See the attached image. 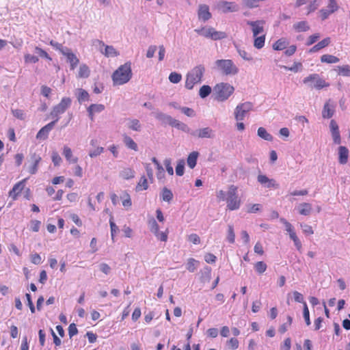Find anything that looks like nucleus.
<instances>
[{
  "mask_svg": "<svg viewBox=\"0 0 350 350\" xmlns=\"http://www.w3.org/2000/svg\"><path fill=\"white\" fill-rule=\"evenodd\" d=\"M336 104L332 100H328L324 105L322 111V117L325 119L331 118L335 112Z\"/></svg>",
  "mask_w": 350,
  "mask_h": 350,
  "instance_id": "obj_10",
  "label": "nucleus"
},
{
  "mask_svg": "<svg viewBox=\"0 0 350 350\" xmlns=\"http://www.w3.org/2000/svg\"><path fill=\"white\" fill-rule=\"evenodd\" d=\"M180 111L188 117H194L196 116V113L194 110L191 108L183 107H180Z\"/></svg>",
  "mask_w": 350,
  "mask_h": 350,
  "instance_id": "obj_61",
  "label": "nucleus"
},
{
  "mask_svg": "<svg viewBox=\"0 0 350 350\" xmlns=\"http://www.w3.org/2000/svg\"><path fill=\"white\" fill-rule=\"evenodd\" d=\"M173 198V193L172 192L167 189L166 187L163 188L162 191V199L164 201L170 202L172 200Z\"/></svg>",
  "mask_w": 350,
  "mask_h": 350,
  "instance_id": "obj_49",
  "label": "nucleus"
},
{
  "mask_svg": "<svg viewBox=\"0 0 350 350\" xmlns=\"http://www.w3.org/2000/svg\"><path fill=\"white\" fill-rule=\"evenodd\" d=\"M227 240L230 243H234L235 234H234V232L233 227H232V226H230V225L228 226Z\"/></svg>",
  "mask_w": 350,
  "mask_h": 350,
  "instance_id": "obj_59",
  "label": "nucleus"
},
{
  "mask_svg": "<svg viewBox=\"0 0 350 350\" xmlns=\"http://www.w3.org/2000/svg\"><path fill=\"white\" fill-rule=\"evenodd\" d=\"M288 42L285 38H280L273 44V49L276 51H282L287 47Z\"/></svg>",
  "mask_w": 350,
  "mask_h": 350,
  "instance_id": "obj_32",
  "label": "nucleus"
},
{
  "mask_svg": "<svg viewBox=\"0 0 350 350\" xmlns=\"http://www.w3.org/2000/svg\"><path fill=\"white\" fill-rule=\"evenodd\" d=\"M304 84L308 85L311 88L318 90L328 87L329 85L318 74H312L304 78L303 80Z\"/></svg>",
  "mask_w": 350,
  "mask_h": 350,
  "instance_id": "obj_7",
  "label": "nucleus"
},
{
  "mask_svg": "<svg viewBox=\"0 0 350 350\" xmlns=\"http://www.w3.org/2000/svg\"><path fill=\"white\" fill-rule=\"evenodd\" d=\"M303 316L307 325H310L311 322L310 319V312L306 303H304Z\"/></svg>",
  "mask_w": 350,
  "mask_h": 350,
  "instance_id": "obj_54",
  "label": "nucleus"
},
{
  "mask_svg": "<svg viewBox=\"0 0 350 350\" xmlns=\"http://www.w3.org/2000/svg\"><path fill=\"white\" fill-rule=\"evenodd\" d=\"M349 150L345 146L338 148V161L340 164H346L348 161Z\"/></svg>",
  "mask_w": 350,
  "mask_h": 350,
  "instance_id": "obj_22",
  "label": "nucleus"
},
{
  "mask_svg": "<svg viewBox=\"0 0 350 350\" xmlns=\"http://www.w3.org/2000/svg\"><path fill=\"white\" fill-rule=\"evenodd\" d=\"M280 67L282 68L285 69V70H291V71H293L294 72H297L299 70H301L302 64L300 62H295L293 64V66H292L291 67H288V66H280Z\"/></svg>",
  "mask_w": 350,
  "mask_h": 350,
  "instance_id": "obj_48",
  "label": "nucleus"
},
{
  "mask_svg": "<svg viewBox=\"0 0 350 350\" xmlns=\"http://www.w3.org/2000/svg\"><path fill=\"white\" fill-rule=\"evenodd\" d=\"M265 22L262 20H258L256 21H247V25L252 27L253 36L256 37L257 36L262 33L264 31V25Z\"/></svg>",
  "mask_w": 350,
  "mask_h": 350,
  "instance_id": "obj_11",
  "label": "nucleus"
},
{
  "mask_svg": "<svg viewBox=\"0 0 350 350\" xmlns=\"http://www.w3.org/2000/svg\"><path fill=\"white\" fill-rule=\"evenodd\" d=\"M338 73L345 77H350V66L349 65L338 66Z\"/></svg>",
  "mask_w": 350,
  "mask_h": 350,
  "instance_id": "obj_45",
  "label": "nucleus"
},
{
  "mask_svg": "<svg viewBox=\"0 0 350 350\" xmlns=\"http://www.w3.org/2000/svg\"><path fill=\"white\" fill-rule=\"evenodd\" d=\"M100 46V51L106 57H116L118 55V52L113 46L105 45L101 40H97Z\"/></svg>",
  "mask_w": 350,
  "mask_h": 350,
  "instance_id": "obj_15",
  "label": "nucleus"
},
{
  "mask_svg": "<svg viewBox=\"0 0 350 350\" xmlns=\"http://www.w3.org/2000/svg\"><path fill=\"white\" fill-rule=\"evenodd\" d=\"M253 104L250 102H245L238 105L234 110L236 120H243L245 116L253 109Z\"/></svg>",
  "mask_w": 350,
  "mask_h": 350,
  "instance_id": "obj_8",
  "label": "nucleus"
},
{
  "mask_svg": "<svg viewBox=\"0 0 350 350\" xmlns=\"http://www.w3.org/2000/svg\"><path fill=\"white\" fill-rule=\"evenodd\" d=\"M293 29L297 32H302L309 30L310 26L308 25L307 21H302L295 23L293 25Z\"/></svg>",
  "mask_w": 350,
  "mask_h": 350,
  "instance_id": "obj_30",
  "label": "nucleus"
},
{
  "mask_svg": "<svg viewBox=\"0 0 350 350\" xmlns=\"http://www.w3.org/2000/svg\"><path fill=\"white\" fill-rule=\"evenodd\" d=\"M331 42L330 38L327 37L326 38H324L319 42H318L317 44H315L314 46H312L309 52L310 53H316L319 51V50L327 46Z\"/></svg>",
  "mask_w": 350,
  "mask_h": 350,
  "instance_id": "obj_25",
  "label": "nucleus"
},
{
  "mask_svg": "<svg viewBox=\"0 0 350 350\" xmlns=\"http://www.w3.org/2000/svg\"><path fill=\"white\" fill-rule=\"evenodd\" d=\"M198 156L199 153L196 151H193L189 154L187 158V165L191 169L194 168L196 165Z\"/></svg>",
  "mask_w": 350,
  "mask_h": 350,
  "instance_id": "obj_29",
  "label": "nucleus"
},
{
  "mask_svg": "<svg viewBox=\"0 0 350 350\" xmlns=\"http://www.w3.org/2000/svg\"><path fill=\"white\" fill-rule=\"evenodd\" d=\"M90 74L89 67L86 64H81L79 67L78 77L80 78H88Z\"/></svg>",
  "mask_w": 350,
  "mask_h": 350,
  "instance_id": "obj_36",
  "label": "nucleus"
},
{
  "mask_svg": "<svg viewBox=\"0 0 350 350\" xmlns=\"http://www.w3.org/2000/svg\"><path fill=\"white\" fill-rule=\"evenodd\" d=\"M50 45L52 46L54 49L56 50H58L60 51V53L63 55L64 51H65V49H68V47L64 46L62 44H59L57 42H55L53 40H51L49 42Z\"/></svg>",
  "mask_w": 350,
  "mask_h": 350,
  "instance_id": "obj_57",
  "label": "nucleus"
},
{
  "mask_svg": "<svg viewBox=\"0 0 350 350\" xmlns=\"http://www.w3.org/2000/svg\"><path fill=\"white\" fill-rule=\"evenodd\" d=\"M198 16L199 20H201L204 22L207 21L209 20L212 14L209 12V7L208 5L206 4H200L198 6Z\"/></svg>",
  "mask_w": 350,
  "mask_h": 350,
  "instance_id": "obj_16",
  "label": "nucleus"
},
{
  "mask_svg": "<svg viewBox=\"0 0 350 350\" xmlns=\"http://www.w3.org/2000/svg\"><path fill=\"white\" fill-rule=\"evenodd\" d=\"M329 129L334 143L335 144H340L341 143L340 133L338 125L334 120L330 121Z\"/></svg>",
  "mask_w": 350,
  "mask_h": 350,
  "instance_id": "obj_13",
  "label": "nucleus"
},
{
  "mask_svg": "<svg viewBox=\"0 0 350 350\" xmlns=\"http://www.w3.org/2000/svg\"><path fill=\"white\" fill-rule=\"evenodd\" d=\"M24 59H25V63L36 64V63H37L39 61V59H38V56H36V55H31V54H29V53L25 54L24 55Z\"/></svg>",
  "mask_w": 350,
  "mask_h": 350,
  "instance_id": "obj_56",
  "label": "nucleus"
},
{
  "mask_svg": "<svg viewBox=\"0 0 350 350\" xmlns=\"http://www.w3.org/2000/svg\"><path fill=\"white\" fill-rule=\"evenodd\" d=\"M34 53H36L39 57L42 58H45L49 61L52 60V58L49 56L46 51L43 50L39 46H36L34 48Z\"/></svg>",
  "mask_w": 350,
  "mask_h": 350,
  "instance_id": "obj_42",
  "label": "nucleus"
},
{
  "mask_svg": "<svg viewBox=\"0 0 350 350\" xmlns=\"http://www.w3.org/2000/svg\"><path fill=\"white\" fill-rule=\"evenodd\" d=\"M258 181L267 188L274 187L276 185L274 180L269 179L267 176L262 174L258 175Z\"/></svg>",
  "mask_w": 350,
  "mask_h": 350,
  "instance_id": "obj_26",
  "label": "nucleus"
},
{
  "mask_svg": "<svg viewBox=\"0 0 350 350\" xmlns=\"http://www.w3.org/2000/svg\"><path fill=\"white\" fill-rule=\"evenodd\" d=\"M297 209L300 215L308 216L309 215L312 210V206L311 204L304 202L299 204Z\"/></svg>",
  "mask_w": 350,
  "mask_h": 350,
  "instance_id": "obj_24",
  "label": "nucleus"
},
{
  "mask_svg": "<svg viewBox=\"0 0 350 350\" xmlns=\"http://www.w3.org/2000/svg\"><path fill=\"white\" fill-rule=\"evenodd\" d=\"M338 9V5L336 1V0H329V3L327 5V10H330V12L334 13L337 11Z\"/></svg>",
  "mask_w": 350,
  "mask_h": 350,
  "instance_id": "obj_64",
  "label": "nucleus"
},
{
  "mask_svg": "<svg viewBox=\"0 0 350 350\" xmlns=\"http://www.w3.org/2000/svg\"><path fill=\"white\" fill-rule=\"evenodd\" d=\"M54 127V122H49L43 126L37 133L36 139L39 140H45L48 138L50 131Z\"/></svg>",
  "mask_w": 350,
  "mask_h": 350,
  "instance_id": "obj_18",
  "label": "nucleus"
},
{
  "mask_svg": "<svg viewBox=\"0 0 350 350\" xmlns=\"http://www.w3.org/2000/svg\"><path fill=\"white\" fill-rule=\"evenodd\" d=\"M148 225L150 230L153 234L158 233V230H159V225L154 218H151L150 219L148 220Z\"/></svg>",
  "mask_w": 350,
  "mask_h": 350,
  "instance_id": "obj_44",
  "label": "nucleus"
},
{
  "mask_svg": "<svg viewBox=\"0 0 350 350\" xmlns=\"http://www.w3.org/2000/svg\"><path fill=\"white\" fill-rule=\"evenodd\" d=\"M154 116L155 118H157L163 124H169L172 126L175 120V119L172 116L160 111L154 113Z\"/></svg>",
  "mask_w": 350,
  "mask_h": 350,
  "instance_id": "obj_19",
  "label": "nucleus"
},
{
  "mask_svg": "<svg viewBox=\"0 0 350 350\" xmlns=\"http://www.w3.org/2000/svg\"><path fill=\"white\" fill-rule=\"evenodd\" d=\"M185 170V161L180 160L176 167V173L178 176H183Z\"/></svg>",
  "mask_w": 350,
  "mask_h": 350,
  "instance_id": "obj_55",
  "label": "nucleus"
},
{
  "mask_svg": "<svg viewBox=\"0 0 350 350\" xmlns=\"http://www.w3.org/2000/svg\"><path fill=\"white\" fill-rule=\"evenodd\" d=\"M215 68L226 75H233L239 72L231 59H218L215 62Z\"/></svg>",
  "mask_w": 350,
  "mask_h": 350,
  "instance_id": "obj_4",
  "label": "nucleus"
},
{
  "mask_svg": "<svg viewBox=\"0 0 350 350\" xmlns=\"http://www.w3.org/2000/svg\"><path fill=\"white\" fill-rule=\"evenodd\" d=\"M109 224L111 228V236L113 241H114V237L117 232L119 231L118 226L114 223L113 221V217L111 214L110 215V219H109Z\"/></svg>",
  "mask_w": 350,
  "mask_h": 350,
  "instance_id": "obj_41",
  "label": "nucleus"
},
{
  "mask_svg": "<svg viewBox=\"0 0 350 350\" xmlns=\"http://www.w3.org/2000/svg\"><path fill=\"white\" fill-rule=\"evenodd\" d=\"M214 90L217 94L216 98L219 101L227 100L234 90L233 86L226 83L217 84Z\"/></svg>",
  "mask_w": 350,
  "mask_h": 350,
  "instance_id": "obj_6",
  "label": "nucleus"
},
{
  "mask_svg": "<svg viewBox=\"0 0 350 350\" xmlns=\"http://www.w3.org/2000/svg\"><path fill=\"white\" fill-rule=\"evenodd\" d=\"M258 135L267 141L271 142L273 140V137L271 134H269L265 128L260 127L258 129Z\"/></svg>",
  "mask_w": 350,
  "mask_h": 350,
  "instance_id": "obj_34",
  "label": "nucleus"
},
{
  "mask_svg": "<svg viewBox=\"0 0 350 350\" xmlns=\"http://www.w3.org/2000/svg\"><path fill=\"white\" fill-rule=\"evenodd\" d=\"M182 79V75L180 73L173 72L169 76V80L171 83H178Z\"/></svg>",
  "mask_w": 350,
  "mask_h": 350,
  "instance_id": "obj_50",
  "label": "nucleus"
},
{
  "mask_svg": "<svg viewBox=\"0 0 350 350\" xmlns=\"http://www.w3.org/2000/svg\"><path fill=\"white\" fill-rule=\"evenodd\" d=\"M191 135L198 138H213L215 136L213 130L210 127L193 131Z\"/></svg>",
  "mask_w": 350,
  "mask_h": 350,
  "instance_id": "obj_12",
  "label": "nucleus"
},
{
  "mask_svg": "<svg viewBox=\"0 0 350 350\" xmlns=\"http://www.w3.org/2000/svg\"><path fill=\"white\" fill-rule=\"evenodd\" d=\"M218 9L223 13L234 12L239 10V5L234 2L220 1L217 4Z\"/></svg>",
  "mask_w": 350,
  "mask_h": 350,
  "instance_id": "obj_9",
  "label": "nucleus"
},
{
  "mask_svg": "<svg viewBox=\"0 0 350 350\" xmlns=\"http://www.w3.org/2000/svg\"><path fill=\"white\" fill-rule=\"evenodd\" d=\"M265 42V35L254 37V46L258 49H262Z\"/></svg>",
  "mask_w": 350,
  "mask_h": 350,
  "instance_id": "obj_39",
  "label": "nucleus"
},
{
  "mask_svg": "<svg viewBox=\"0 0 350 350\" xmlns=\"http://www.w3.org/2000/svg\"><path fill=\"white\" fill-rule=\"evenodd\" d=\"M63 55L66 57L67 62L70 63V70H75L79 62L78 57L72 52L71 49L69 48L68 49H65Z\"/></svg>",
  "mask_w": 350,
  "mask_h": 350,
  "instance_id": "obj_17",
  "label": "nucleus"
},
{
  "mask_svg": "<svg viewBox=\"0 0 350 350\" xmlns=\"http://www.w3.org/2000/svg\"><path fill=\"white\" fill-rule=\"evenodd\" d=\"M70 105L71 99L68 97H64L62 99V100L58 105H55L53 108L52 111H54L55 115H56L57 113L62 114L70 106Z\"/></svg>",
  "mask_w": 350,
  "mask_h": 350,
  "instance_id": "obj_14",
  "label": "nucleus"
},
{
  "mask_svg": "<svg viewBox=\"0 0 350 350\" xmlns=\"http://www.w3.org/2000/svg\"><path fill=\"white\" fill-rule=\"evenodd\" d=\"M237 52L243 59L247 61L252 60V55L247 53L245 50L241 48H237Z\"/></svg>",
  "mask_w": 350,
  "mask_h": 350,
  "instance_id": "obj_53",
  "label": "nucleus"
},
{
  "mask_svg": "<svg viewBox=\"0 0 350 350\" xmlns=\"http://www.w3.org/2000/svg\"><path fill=\"white\" fill-rule=\"evenodd\" d=\"M63 155L70 163H76L78 161V158L73 156L71 148L67 146H64L63 148Z\"/></svg>",
  "mask_w": 350,
  "mask_h": 350,
  "instance_id": "obj_23",
  "label": "nucleus"
},
{
  "mask_svg": "<svg viewBox=\"0 0 350 350\" xmlns=\"http://www.w3.org/2000/svg\"><path fill=\"white\" fill-rule=\"evenodd\" d=\"M148 187V184L146 178L145 176H142L137 184V188L139 189L146 190Z\"/></svg>",
  "mask_w": 350,
  "mask_h": 350,
  "instance_id": "obj_58",
  "label": "nucleus"
},
{
  "mask_svg": "<svg viewBox=\"0 0 350 350\" xmlns=\"http://www.w3.org/2000/svg\"><path fill=\"white\" fill-rule=\"evenodd\" d=\"M51 159L55 166H59L60 163L62 162L61 157L59 156V153L55 150H53L51 152Z\"/></svg>",
  "mask_w": 350,
  "mask_h": 350,
  "instance_id": "obj_46",
  "label": "nucleus"
},
{
  "mask_svg": "<svg viewBox=\"0 0 350 350\" xmlns=\"http://www.w3.org/2000/svg\"><path fill=\"white\" fill-rule=\"evenodd\" d=\"M127 124L128 127L133 131H140L142 129V125L137 119L129 120Z\"/></svg>",
  "mask_w": 350,
  "mask_h": 350,
  "instance_id": "obj_37",
  "label": "nucleus"
},
{
  "mask_svg": "<svg viewBox=\"0 0 350 350\" xmlns=\"http://www.w3.org/2000/svg\"><path fill=\"white\" fill-rule=\"evenodd\" d=\"M195 31L200 36H204L206 38H211L213 40H219L227 37L225 32L216 31L211 27H204L200 29H195Z\"/></svg>",
  "mask_w": 350,
  "mask_h": 350,
  "instance_id": "obj_5",
  "label": "nucleus"
},
{
  "mask_svg": "<svg viewBox=\"0 0 350 350\" xmlns=\"http://www.w3.org/2000/svg\"><path fill=\"white\" fill-rule=\"evenodd\" d=\"M205 72V67L199 64L189 71L186 75L185 87L188 90H192L195 85L200 83Z\"/></svg>",
  "mask_w": 350,
  "mask_h": 350,
  "instance_id": "obj_1",
  "label": "nucleus"
},
{
  "mask_svg": "<svg viewBox=\"0 0 350 350\" xmlns=\"http://www.w3.org/2000/svg\"><path fill=\"white\" fill-rule=\"evenodd\" d=\"M30 159L32 162V165L29 166L28 171L29 174H35L38 171V164L41 161L42 158L39 154L33 153L31 154Z\"/></svg>",
  "mask_w": 350,
  "mask_h": 350,
  "instance_id": "obj_21",
  "label": "nucleus"
},
{
  "mask_svg": "<svg viewBox=\"0 0 350 350\" xmlns=\"http://www.w3.org/2000/svg\"><path fill=\"white\" fill-rule=\"evenodd\" d=\"M226 345L229 349H237L239 347V340L235 338H232L227 341Z\"/></svg>",
  "mask_w": 350,
  "mask_h": 350,
  "instance_id": "obj_51",
  "label": "nucleus"
},
{
  "mask_svg": "<svg viewBox=\"0 0 350 350\" xmlns=\"http://www.w3.org/2000/svg\"><path fill=\"white\" fill-rule=\"evenodd\" d=\"M25 180H23L16 184H15L13 188L9 192V196L11 197L14 200H16L18 195L23 191L25 187Z\"/></svg>",
  "mask_w": 350,
  "mask_h": 350,
  "instance_id": "obj_20",
  "label": "nucleus"
},
{
  "mask_svg": "<svg viewBox=\"0 0 350 350\" xmlns=\"http://www.w3.org/2000/svg\"><path fill=\"white\" fill-rule=\"evenodd\" d=\"M78 101L82 103L85 101H88L90 99V95L87 91L83 89L79 88L77 90L76 93Z\"/></svg>",
  "mask_w": 350,
  "mask_h": 350,
  "instance_id": "obj_28",
  "label": "nucleus"
},
{
  "mask_svg": "<svg viewBox=\"0 0 350 350\" xmlns=\"http://www.w3.org/2000/svg\"><path fill=\"white\" fill-rule=\"evenodd\" d=\"M198 265H199V262L198 260H196L193 258H189L187 263V269L189 272L193 273L197 269Z\"/></svg>",
  "mask_w": 350,
  "mask_h": 350,
  "instance_id": "obj_40",
  "label": "nucleus"
},
{
  "mask_svg": "<svg viewBox=\"0 0 350 350\" xmlns=\"http://www.w3.org/2000/svg\"><path fill=\"white\" fill-rule=\"evenodd\" d=\"M254 269L258 273H262L267 269V265L262 261H259L255 264Z\"/></svg>",
  "mask_w": 350,
  "mask_h": 350,
  "instance_id": "obj_52",
  "label": "nucleus"
},
{
  "mask_svg": "<svg viewBox=\"0 0 350 350\" xmlns=\"http://www.w3.org/2000/svg\"><path fill=\"white\" fill-rule=\"evenodd\" d=\"M135 172L131 167L124 168L120 172V176L125 180H129L135 177Z\"/></svg>",
  "mask_w": 350,
  "mask_h": 350,
  "instance_id": "obj_27",
  "label": "nucleus"
},
{
  "mask_svg": "<svg viewBox=\"0 0 350 350\" xmlns=\"http://www.w3.org/2000/svg\"><path fill=\"white\" fill-rule=\"evenodd\" d=\"M227 208L230 211L237 210L241 204V198L238 195L237 187L230 185L226 196Z\"/></svg>",
  "mask_w": 350,
  "mask_h": 350,
  "instance_id": "obj_3",
  "label": "nucleus"
},
{
  "mask_svg": "<svg viewBox=\"0 0 350 350\" xmlns=\"http://www.w3.org/2000/svg\"><path fill=\"white\" fill-rule=\"evenodd\" d=\"M124 143L129 148L135 151L137 150V145L131 137L125 135L124 137Z\"/></svg>",
  "mask_w": 350,
  "mask_h": 350,
  "instance_id": "obj_38",
  "label": "nucleus"
},
{
  "mask_svg": "<svg viewBox=\"0 0 350 350\" xmlns=\"http://www.w3.org/2000/svg\"><path fill=\"white\" fill-rule=\"evenodd\" d=\"M167 234L168 230H166L165 232H159V230H158V233L154 234L157 238V239L160 240L161 241L165 242L167 240Z\"/></svg>",
  "mask_w": 350,
  "mask_h": 350,
  "instance_id": "obj_62",
  "label": "nucleus"
},
{
  "mask_svg": "<svg viewBox=\"0 0 350 350\" xmlns=\"http://www.w3.org/2000/svg\"><path fill=\"white\" fill-rule=\"evenodd\" d=\"M132 77L131 64L126 62L120 66L112 75L114 85H123L127 83Z\"/></svg>",
  "mask_w": 350,
  "mask_h": 350,
  "instance_id": "obj_2",
  "label": "nucleus"
},
{
  "mask_svg": "<svg viewBox=\"0 0 350 350\" xmlns=\"http://www.w3.org/2000/svg\"><path fill=\"white\" fill-rule=\"evenodd\" d=\"M105 109L104 105L102 104H92L89 106L87 111H92L94 113L102 112Z\"/></svg>",
  "mask_w": 350,
  "mask_h": 350,
  "instance_id": "obj_47",
  "label": "nucleus"
},
{
  "mask_svg": "<svg viewBox=\"0 0 350 350\" xmlns=\"http://www.w3.org/2000/svg\"><path fill=\"white\" fill-rule=\"evenodd\" d=\"M172 126L175 127L183 132L190 133V134H191V132L193 131L190 129V128L186 124H185L184 122H182L178 120H176V119H175L174 124Z\"/></svg>",
  "mask_w": 350,
  "mask_h": 350,
  "instance_id": "obj_31",
  "label": "nucleus"
},
{
  "mask_svg": "<svg viewBox=\"0 0 350 350\" xmlns=\"http://www.w3.org/2000/svg\"><path fill=\"white\" fill-rule=\"evenodd\" d=\"M211 92V88L209 85H202L199 91V95L202 98L207 97Z\"/></svg>",
  "mask_w": 350,
  "mask_h": 350,
  "instance_id": "obj_43",
  "label": "nucleus"
},
{
  "mask_svg": "<svg viewBox=\"0 0 350 350\" xmlns=\"http://www.w3.org/2000/svg\"><path fill=\"white\" fill-rule=\"evenodd\" d=\"M339 60V58L337 57L329 54H325L321 57V61L323 63L335 64L338 62Z\"/></svg>",
  "mask_w": 350,
  "mask_h": 350,
  "instance_id": "obj_33",
  "label": "nucleus"
},
{
  "mask_svg": "<svg viewBox=\"0 0 350 350\" xmlns=\"http://www.w3.org/2000/svg\"><path fill=\"white\" fill-rule=\"evenodd\" d=\"M12 113L15 118L21 120H25L26 116L24 111L21 109H12Z\"/></svg>",
  "mask_w": 350,
  "mask_h": 350,
  "instance_id": "obj_60",
  "label": "nucleus"
},
{
  "mask_svg": "<svg viewBox=\"0 0 350 350\" xmlns=\"http://www.w3.org/2000/svg\"><path fill=\"white\" fill-rule=\"evenodd\" d=\"M152 161L155 164L157 170V178L161 179L165 176L164 169L155 157L152 158Z\"/></svg>",
  "mask_w": 350,
  "mask_h": 350,
  "instance_id": "obj_35",
  "label": "nucleus"
},
{
  "mask_svg": "<svg viewBox=\"0 0 350 350\" xmlns=\"http://www.w3.org/2000/svg\"><path fill=\"white\" fill-rule=\"evenodd\" d=\"M319 38H320L319 33H314L313 35H311L308 38V40L306 42V45L310 46V45L313 44L319 40Z\"/></svg>",
  "mask_w": 350,
  "mask_h": 350,
  "instance_id": "obj_63",
  "label": "nucleus"
}]
</instances>
